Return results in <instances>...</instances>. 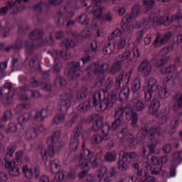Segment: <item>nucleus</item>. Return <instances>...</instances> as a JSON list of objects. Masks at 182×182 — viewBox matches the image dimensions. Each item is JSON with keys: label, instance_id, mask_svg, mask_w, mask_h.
Listing matches in <instances>:
<instances>
[{"label": "nucleus", "instance_id": "1", "mask_svg": "<svg viewBox=\"0 0 182 182\" xmlns=\"http://www.w3.org/2000/svg\"><path fill=\"white\" fill-rule=\"evenodd\" d=\"M160 11L154 10L151 11L149 16V18L142 19L139 23L138 24L139 28H146L149 25V23H160V25H165L166 26L170 25L171 22H176L181 19V12L178 11L175 15L171 17L170 19V16L166 17H160Z\"/></svg>", "mask_w": 182, "mask_h": 182}, {"label": "nucleus", "instance_id": "2", "mask_svg": "<svg viewBox=\"0 0 182 182\" xmlns=\"http://www.w3.org/2000/svg\"><path fill=\"white\" fill-rule=\"evenodd\" d=\"M59 137H60V132L59 131H55L53 136L47 139L48 148H42L41 151L43 160H48V156H50V157H53L56 153V150H59Z\"/></svg>", "mask_w": 182, "mask_h": 182}, {"label": "nucleus", "instance_id": "3", "mask_svg": "<svg viewBox=\"0 0 182 182\" xmlns=\"http://www.w3.org/2000/svg\"><path fill=\"white\" fill-rule=\"evenodd\" d=\"M100 99H102V93L100 92H96L92 97V105L95 107L97 112H106V110H109L110 107H113V105L116 102L113 97H105L101 102L100 101Z\"/></svg>", "mask_w": 182, "mask_h": 182}, {"label": "nucleus", "instance_id": "4", "mask_svg": "<svg viewBox=\"0 0 182 182\" xmlns=\"http://www.w3.org/2000/svg\"><path fill=\"white\" fill-rule=\"evenodd\" d=\"M82 139L83 141L82 147L83 149L80 156L78 167H80V168H85V170H89V164H90V161H92V159H93V157H95V153L85 148V140H86L85 134H82Z\"/></svg>", "mask_w": 182, "mask_h": 182}, {"label": "nucleus", "instance_id": "5", "mask_svg": "<svg viewBox=\"0 0 182 182\" xmlns=\"http://www.w3.org/2000/svg\"><path fill=\"white\" fill-rule=\"evenodd\" d=\"M157 89H159V82H157V80L153 77H149L144 88L146 102L151 100L152 93L157 92Z\"/></svg>", "mask_w": 182, "mask_h": 182}, {"label": "nucleus", "instance_id": "6", "mask_svg": "<svg viewBox=\"0 0 182 182\" xmlns=\"http://www.w3.org/2000/svg\"><path fill=\"white\" fill-rule=\"evenodd\" d=\"M154 133H156L157 134H160V129L159 128H151L149 129V132L148 133V139L151 143L150 145H148L147 147L144 148L142 151V155L146 156V153H147V150H149V154H153L154 153V145L159 144V141H156V139H154Z\"/></svg>", "mask_w": 182, "mask_h": 182}, {"label": "nucleus", "instance_id": "7", "mask_svg": "<svg viewBox=\"0 0 182 182\" xmlns=\"http://www.w3.org/2000/svg\"><path fill=\"white\" fill-rule=\"evenodd\" d=\"M170 39H171V33L168 32L164 35L158 33L152 45L154 48H160L161 46H163V45H166V43L168 42Z\"/></svg>", "mask_w": 182, "mask_h": 182}, {"label": "nucleus", "instance_id": "8", "mask_svg": "<svg viewBox=\"0 0 182 182\" xmlns=\"http://www.w3.org/2000/svg\"><path fill=\"white\" fill-rule=\"evenodd\" d=\"M126 117L127 120H132V127H137V122L139 120V117L137 113L134 112L132 109L130 105H127L125 108Z\"/></svg>", "mask_w": 182, "mask_h": 182}, {"label": "nucleus", "instance_id": "9", "mask_svg": "<svg viewBox=\"0 0 182 182\" xmlns=\"http://www.w3.org/2000/svg\"><path fill=\"white\" fill-rule=\"evenodd\" d=\"M133 31H134V27L132 26V24L123 23L121 25V30L117 28L113 31V33L115 37H122V32H125L127 35V33L129 34V39H132V32H133Z\"/></svg>", "mask_w": 182, "mask_h": 182}, {"label": "nucleus", "instance_id": "10", "mask_svg": "<svg viewBox=\"0 0 182 182\" xmlns=\"http://www.w3.org/2000/svg\"><path fill=\"white\" fill-rule=\"evenodd\" d=\"M60 112H68V109L70 107L72 97L69 94H63L60 96Z\"/></svg>", "mask_w": 182, "mask_h": 182}, {"label": "nucleus", "instance_id": "11", "mask_svg": "<svg viewBox=\"0 0 182 182\" xmlns=\"http://www.w3.org/2000/svg\"><path fill=\"white\" fill-rule=\"evenodd\" d=\"M80 62H75L73 63L72 68L70 70L68 77L69 79H77L83 75V72L80 70Z\"/></svg>", "mask_w": 182, "mask_h": 182}, {"label": "nucleus", "instance_id": "12", "mask_svg": "<svg viewBox=\"0 0 182 182\" xmlns=\"http://www.w3.org/2000/svg\"><path fill=\"white\" fill-rule=\"evenodd\" d=\"M119 157H122V159L118 161L119 170H121V171H127L130 164L126 157V152L121 151L119 152Z\"/></svg>", "mask_w": 182, "mask_h": 182}, {"label": "nucleus", "instance_id": "13", "mask_svg": "<svg viewBox=\"0 0 182 182\" xmlns=\"http://www.w3.org/2000/svg\"><path fill=\"white\" fill-rule=\"evenodd\" d=\"M21 90H23V92L20 95V100H28L29 99L28 96H31V97H41V93H39V92L33 90L29 91L28 90L27 87H22Z\"/></svg>", "mask_w": 182, "mask_h": 182}, {"label": "nucleus", "instance_id": "14", "mask_svg": "<svg viewBox=\"0 0 182 182\" xmlns=\"http://www.w3.org/2000/svg\"><path fill=\"white\" fill-rule=\"evenodd\" d=\"M109 70V64L104 63L100 65H97L95 70L94 73L97 75L98 78L102 82L105 79V73L107 72Z\"/></svg>", "mask_w": 182, "mask_h": 182}, {"label": "nucleus", "instance_id": "15", "mask_svg": "<svg viewBox=\"0 0 182 182\" xmlns=\"http://www.w3.org/2000/svg\"><path fill=\"white\" fill-rule=\"evenodd\" d=\"M140 69L144 76L147 77L151 73V63L149 60H146L141 63Z\"/></svg>", "mask_w": 182, "mask_h": 182}, {"label": "nucleus", "instance_id": "16", "mask_svg": "<svg viewBox=\"0 0 182 182\" xmlns=\"http://www.w3.org/2000/svg\"><path fill=\"white\" fill-rule=\"evenodd\" d=\"M107 1V0H93L92 1V5H94V15L96 16V18H100L102 16V7L100 6L102 5V1Z\"/></svg>", "mask_w": 182, "mask_h": 182}, {"label": "nucleus", "instance_id": "17", "mask_svg": "<svg viewBox=\"0 0 182 182\" xmlns=\"http://www.w3.org/2000/svg\"><path fill=\"white\" fill-rule=\"evenodd\" d=\"M140 14V6L135 5L132 7V14H127L125 15L127 22H132V19H136L137 16Z\"/></svg>", "mask_w": 182, "mask_h": 182}, {"label": "nucleus", "instance_id": "18", "mask_svg": "<svg viewBox=\"0 0 182 182\" xmlns=\"http://www.w3.org/2000/svg\"><path fill=\"white\" fill-rule=\"evenodd\" d=\"M159 109L160 100H159L157 98L153 99L149 106V113H151V114L156 115Z\"/></svg>", "mask_w": 182, "mask_h": 182}, {"label": "nucleus", "instance_id": "19", "mask_svg": "<svg viewBox=\"0 0 182 182\" xmlns=\"http://www.w3.org/2000/svg\"><path fill=\"white\" fill-rule=\"evenodd\" d=\"M38 131H36V129L29 127L25 132L24 137L26 140H33V139L36 137Z\"/></svg>", "mask_w": 182, "mask_h": 182}, {"label": "nucleus", "instance_id": "20", "mask_svg": "<svg viewBox=\"0 0 182 182\" xmlns=\"http://www.w3.org/2000/svg\"><path fill=\"white\" fill-rule=\"evenodd\" d=\"M52 56H56L58 59L59 58H63V59H70V51L69 50H66L65 52L59 51L58 53L54 51L51 54Z\"/></svg>", "mask_w": 182, "mask_h": 182}, {"label": "nucleus", "instance_id": "21", "mask_svg": "<svg viewBox=\"0 0 182 182\" xmlns=\"http://www.w3.org/2000/svg\"><path fill=\"white\" fill-rule=\"evenodd\" d=\"M130 56H132V52H130V50H127L122 54L119 55L116 58V62H117V63H121V62H124V60H127V59H129Z\"/></svg>", "mask_w": 182, "mask_h": 182}, {"label": "nucleus", "instance_id": "22", "mask_svg": "<svg viewBox=\"0 0 182 182\" xmlns=\"http://www.w3.org/2000/svg\"><path fill=\"white\" fill-rule=\"evenodd\" d=\"M130 92V89L128 87H124L122 90L119 92V100L123 102L129 97V93Z\"/></svg>", "mask_w": 182, "mask_h": 182}, {"label": "nucleus", "instance_id": "23", "mask_svg": "<svg viewBox=\"0 0 182 182\" xmlns=\"http://www.w3.org/2000/svg\"><path fill=\"white\" fill-rule=\"evenodd\" d=\"M31 117H32V114L31 112H26L23 114L18 118V122L19 124L22 126V124L28 123V121L29 120V119H31Z\"/></svg>", "mask_w": 182, "mask_h": 182}, {"label": "nucleus", "instance_id": "24", "mask_svg": "<svg viewBox=\"0 0 182 182\" xmlns=\"http://www.w3.org/2000/svg\"><path fill=\"white\" fill-rule=\"evenodd\" d=\"M182 160V151L175 152L172 156L171 163L173 166H177L180 164Z\"/></svg>", "mask_w": 182, "mask_h": 182}, {"label": "nucleus", "instance_id": "25", "mask_svg": "<svg viewBox=\"0 0 182 182\" xmlns=\"http://www.w3.org/2000/svg\"><path fill=\"white\" fill-rule=\"evenodd\" d=\"M116 49L115 44H111L109 42L106 43L103 48V53L105 55H110Z\"/></svg>", "mask_w": 182, "mask_h": 182}, {"label": "nucleus", "instance_id": "26", "mask_svg": "<svg viewBox=\"0 0 182 182\" xmlns=\"http://www.w3.org/2000/svg\"><path fill=\"white\" fill-rule=\"evenodd\" d=\"M105 176H109V171H107V167L102 166L100 170L97 171L98 181H100V180H102Z\"/></svg>", "mask_w": 182, "mask_h": 182}, {"label": "nucleus", "instance_id": "27", "mask_svg": "<svg viewBox=\"0 0 182 182\" xmlns=\"http://www.w3.org/2000/svg\"><path fill=\"white\" fill-rule=\"evenodd\" d=\"M22 1L21 0H17L14 3H9V5L5 7H2L0 9V16H2V15H5L8 12L9 8H12V6H15V5H19Z\"/></svg>", "mask_w": 182, "mask_h": 182}, {"label": "nucleus", "instance_id": "28", "mask_svg": "<svg viewBox=\"0 0 182 182\" xmlns=\"http://www.w3.org/2000/svg\"><path fill=\"white\" fill-rule=\"evenodd\" d=\"M22 171L26 178H33V170L31 168H28V166H22Z\"/></svg>", "mask_w": 182, "mask_h": 182}, {"label": "nucleus", "instance_id": "29", "mask_svg": "<svg viewBox=\"0 0 182 182\" xmlns=\"http://www.w3.org/2000/svg\"><path fill=\"white\" fill-rule=\"evenodd\" d=\"M77 21L82 25H89V22H90V18L87 17V14H82L79 18H77Z\"/></svg>", "mask_w": 182, "mask_h": 182}, {"label": "nucleus", "instance_id": "30", "mask_svg": "<svg viewBox=\"0 0 182 182\" xmlns=\"http://www.w3.org/2000/svg\"><path fill=\"white\" fill-rule=\"evenodd\" d=\"M79 146V139L76 137H72L70 141V149L72 151H75Z\"/></svg>", "mask_w": 182, "mask_h": 182}, {"label": "nucleus", "instance_id": "31", "mask_svg": "<svg viewBox=\"0 0 182 182\" xmlns=\"http://www.w3.org/2000/svg\"><path fill=\"white\" fill-rule=\"evenodd\" d=\"M100 164H103V159L101 157L95 158L92 161H90L89 167L92 168H97Z\"/></svg>", "mask_w": 182, "mask_h": 182}, {"label": "nucleus", "instance_id": "32", "mask_svg": "<svg viewBox=\"0 0 182 182\" xmlns=\"http://www.w3.org/2000/svg\"><path fill=\"white\" fill-rule=\"evenodd\" d=\"M53 122L55 124H60V123H63V122H65V114L58 113L53 119Z\"/></svg>", "mask_w": 182, "mask_h": 182}, {"label": "nucleus", "instance_id": "33", "mask_svg": "<svg viewBox=\"0 0 182 182\" xmlns=\"http://www.w3.org/2000/svg\"><path fill=\"white\" fill-rule=\"evenodd\" d=\"M140 77H136L132 84V89L134 90V92H137L138 90H140V87H141V82H140Z\"/></svg>", "mask_w": 182, "mask_h": 182}, {"label": "nucleus", "instance_id": "34", "mask_svg": "<svg viewBox=\"0 0 182 182\" xmlns=\"http://www.w3.org/2000/svg\"><path fill=\"white\" fill-rule=\"evenodd\" d=\"M102 140H107L106 137L100 134H95L91 138V141L93 144H99V143H102Z\"/></svg>", "mask_w": 182, "mask_h": 182}, {"label": "nucleus", "instance_id": "35", "mask_svg": "<svg viewBox=\"0 0 182 182\" xmlns=\"http://www.w3.org/2000/svg\"><path fill=\"white\" fill-rule=\"evenodd\" d=\"M90 106H92V103L89 101H86L84 103L79 105L77 110H79V112H86V110L90 109Z\"/></svg>", "mask_w": 182, "mask_h": 182}, {"label": "nucleus", "instance_id": "36", "mask_svg": "<svg viewBox=\"0 0 182 182\" xmlns=\"http://www.w3.org/2000/svg\"><path fill=\"white\" fill-rule=\"evenodd\" d=\"M102 124H103V117L100 116L93 124V129L95 130V132H97V130L102 127Z\"/></svg>", "mask_w": 182, "mask_h": 182}, {"label": "nucleus", "instance_id": "37", "mask_svg": "<svg viewBox=\"0 0 182 182\" xmlns=\"http://www.w3.org/2000/svg\"><path fill=\"white\" fill-rule=\"evenodd\" d=\"M123 113H124V109H123V106L120 105L115 109L114 117L115 119H123Z\"/></svg>", "mask_w": 182, "mask_h": 182}, {"label": "nucleus", "instance_id": "38", "mask_svg": "<svg viewBox=\"0 0 182 182\" xmlns=\"http://www.w3.org/2000/svg\"><path fill=\"white\" fill-rule=\"evenodd\" d=\"M23 46H25L26 49H28V48H33V46L29 44L28 41L22 43L21 41H17L15 47L13 48H14V49H22Z\"/></svg>", "mask_w": 182, "mask_h": 182}, {"label": "nucleus", "instance_id": "39", "mask_svg": "<svg viewBox=\"0 0 182 182\" xmlns=\"http://www.w3.org/2000/svg\"><path fill=\"white\" fill-rule=\"evenodd\" d=\"M134 107H135L136 112H143L146 107V104L143 101L138 100L135 102Z\"/></svg>", "mask_w": 182, "mask_h": 182}, {"label": "nucleus", "instance_id": "40", "mask_svg": "<svg viewBox=\"0 0 182 182\" xmlns=\"http://www.w3.org/2000/svg\"><path fill=\"white\" fill-rule=\"evenodd\" d=\"M126 46V38L124 36H121L117 43V49L118 50H122V49H124Z\"/></svg>", "mask_w": 182, "mask_h": 182}, {"label": "nucleus", "instance_id": "41", "mask_svg": "<svg viewBox=\"0 0 182 182\" xmlns=\"http://www.w3.org/2000/svg\"><path fill=\"white\" fill-rule=\"evenodd\" d=\"M42 36H43V30H36L30 34L31 39H39V38H42Z\"/></svg>", "mask_w": 182, "mask_h": 182}, {"label": "nucleus", "instance_id": "42", "mask_svg": "<svg viewBox=\"0 0 182 182\" xmlns=\"http://www.w3.org/2000/svg\"><path fill=\"white\" fill-rule=\"evenodd\" d=\"M46 110L43 109L41 111H39L38 112H36L34 119L36 120H38L39 122H41V120H43V119H45V117H46Z\"/></svg>", "mask_w": 182, "mask_h": 182}, {"label": "nucleus", "instance_id": "43", "mask_svg": "<svg viewBox=\"0 0 182 182\" xmlns=\"http://www.w3.org/2000/svg\"><path fill=\"white\" fill-rule=\"evenodd\" d=\"M109 132H110V124L106 123L102 127V133L107 140L109 139Z\"/></svg>", "mask_w": 182, "mask_h": 182}, {"label": "nucleus", "instance_id": "44", "mask_svg": "<svg viewBox=\"0 0 182 182\" xmlns=\"http://www.w3.org/2000/svg\"><path fill=\"white\" fill-rule=\"evenodd\" d=\"M4 161H5L4 166L6 168H9V170H11V168H14V167H16V166H18V163L15 160L9 161H8V159L5 158Z\"/></svg>", "mask_w": 182, "mask_h": 182}, {"label": "nucleus", "instance_id": "45", "mask_svg": "<svg viewBox=\"0 0 182 182\" xmlns=\"http://www.w3.org/2000/svg\"><path fill=\"white\" fill-rule=\"evenodd\" d=\"M12 68L17 70L18 68H19V65H21V61H19V57L18 55H14L12 58Z\"/></svg>", "mask_w": 182, "mask_h": 182}, {"label": "nucleus", "instance_id": "46", "mask_svg": "<svg viewBox=\"0 0 182 182\" xmlns=\"http://www.w3.org/2000/svg\"><path fill=\"white\" fill-rule=\"evenodd\" d=\"M159 96L161 99H166L168 97V91L166 87H161L159 90Z\"/></svg>", "mask_w": 182, "mask_h": 182}, {"label": "nucleus", "instance_id": "47", "mask_svg": "<svg viewBox=\"0 0 182 182\" xmlns=\"http://www.w3.org/2000/svg\"><path fill=\"white\" fill-rule=\"evenodd\" d=\"M97 49V41H92L88 46V48L86 49V51L89 52V53H92V52H94V53H96Z\"/></svg>", "mask_w": 182, "mask_h": 182}, {"label": "nucleus", "instance_id": "48", "mask_svg": "<svg viewBox=\"0 0 182 182\" xmlns=\"http://www.w3.org/2000/svg\"><path fill=\"white\" fill-rule=\"evenodd\" d=\"M117 157V154H116V152H111V153H107L105 155V159L106 161L112 162V161H114Z\"/></svg>", "mask_w": 182, "mask_h": 182}, {"label": "nucleus", "instance_id": "49", "mask_svg": "<svg viewBox=\"0 0 182 182\" xmlns=\"http://www.w3.org/2000/svg\"><path fill=\"white\" fill-rule=\"evenodd\" d=\"M171 50H173V46H166L159 51V55L161 57L166 56V55H167V53H169V52H171Z\"/></svg>", "mask_w": 182, "mask_h": 182}, {"label": "nucleus", "instance_id": "50", "mask_svg": "<svg viewBox=\"0 0 182 182\" xmlns=\"http://www.w3.org/2000/svg\"><path fill=\"white\" fill-rule=\"evenodd\" d=\"M65 45L66 49H73V48L76 46V42L73 41L72 39L68 38L65 41Z\"/></svg>", "mask_w": 182, "mask_h": 182}, {"label": "nucleus", "instance_id": "51", "mask_svg": "<svg viewBox=\"0 0 182 182\" xmlns=\"http://www.w3.org/2000/svg\"><path fill=\"white\" fill-rule=\"evenodd\" d=\"M120 69H122V65L119 63H117L112 65V68L109 70V73H111V75H114L115 73H117Z\"/></svg>", "mask_w": 182, "mask_h": 182}, {"label": "nucleus", "instance_id": "52", "mask_svg": "<svg viewBox=\"0 0 182 182\" xmlns=\"http://www.w3.org/2000/svg\"><path fill=\"white\" fill-rule=\"evenodd\" d=\"M151 174H154L155 176H159V174L161 176H166L167 172H166V171L163 170L161 167H160L154 168L151 171Z\"/></svg>", "mask_w": 182, "mask_h": 182}, {"label": "nucleus", "instance_id": "53", "mask_svg": "<svg viewBox=\"0 0 182 182\" xmlns=\"http://www.w3.org/2000/svg\"><path fill=\"white\" fill-rule=\"evenodd\" d=\"M54 58V62L55 65L53 66V70L54 72H59L60 69H62V63L58 62V59H59L57 56L54 55L53 56Z\"/></svg>", "mask_w": 182, "mask_h": 182}, {"label": "nucleus", "instance_id": "54", "mask_svg": "<svg viewBox=\"0 0 182 182\" xmlns=\"http://www.w3.org/2000/svg\"><path fill=\"white\" fill-rule=\"evenodd\" d=\"M142 4L149 11V9H151L154 6V0H142Z\"/></svg>", "mask_w": 182, "mask_h": 182}, {"label": "nucleus", "instance_id": "55", "mask_svg": "<svg viewBox=\"0 0 182 182\" xmlns=\"http://www.w3.org/2000/svg\"><path fill=\"white\" fill-rule=\"evenodd\" d=\"M15 150H16V146L15 144H10L6 149V156H14V153H15Z\"/></svg>", "mask_w": 182, "mask_h": 182}, {"label": "nucleus", "instance_id": "56", "mask_svg": "<svg viewBox=\"0 0 182 182\" xmlns=\"http://www.w3.org/2000/svg\"><path fill=\"white\" fill-rule=\"evenodd\" d=\"M127 140L129 144L130 147H134L137 142H136V139H134V136L132 134H128L127 135Z\"/></svg>", "mask_w": 182, "mask_h": 182}, {"label": "nucleus", "instance_id": "57", "mask_svg": "<svg viewBox=\"0 0 182 182\" xmlns=\"http://www.w3.org/2000/svg\"><path fill=\"white\" fill-rule=\"evenodd\" d=\"M18 130V128L16 127V125L14 123H9L6 129V133H16V132Z\"/></svg>", "mask_w": 182, "mask_h": 182}, {"label": "nucleus", "instance_id": "58", "mask_svg": "<svg viewBox=\"0 0 182 182\" xmlns=\"http://www.w3.org/2000/svg\"><path fill=\"white\" fill-rule=\"evenodd\" d=\"M77 99H85L86 97V88L81 87L77 92Z\"/></svg>", "mask_w": 182, "mask_h": 182}, {"label": "nucleus", "instance_id": "59", "mask_svg": "<svg viewBox=\"0 0 182 182\" xmlns=\"http://www.w3.org/2000/svg\"><path fill=\"white\" fill-rule=\"evenodd\" d=\"M125 157L127 159H131V160H134V161H136V160H139V156L137 155V153L136 152H127L125 153Z\"/></svg>", "mask_w": 182, "mask_h": 182}, {"label": "nucleus", "instance_id": "60", "mask_svg": "<svg viewBox=\"0 0 182 182\" xmlns=\"http://www.w3.org/2000/svg\"><path fill=\"white\" fill-rule=\"evenodd\" d=\"M114 85V81L113 80V77H108L105 83V88L109 90V89H112L113 85Z\"/></svg>", "mask_w": 182, "mask_h": 182}, {"label": "nucleus", "instance_id": "61", "mask_svg": "<svg viewBox=\"0 0 182 182\" xmlns=\"http://www.w3.org/2000/svg\"><path fill=\"white\" fill-rule=\"evenodd\" d=\"M129 134V128L124 127L122 129L121 132L118 133L117 137L118 139H124L126 136Z\"/></svg>", "mask_w": 182, "mask_h": 182}, {"label": "nucleus", "instance_id": "62", "mask_svg": "<svg viewBox=\"0 0 182 182\" xmlns=\"http://www.w3.org/2000/svg\"><path fill=\"white\" fill-rule=\"evenodd\" d=\"M12 119V112L11 110H7L4 113V116L1 119L2 122H8Z\"/></svg>", "mask_w": 182, "mask_h": 182}, {"label": "nucleus", "instance_id": "63", "mask_svg": "<svg viewBox=\"0 0 182 182\" xmlns=\"http://www.w3.org/2000/svg\"><path fill=\"white\" fill-rule=\"evenodd\" d=\"M9 173L11 177H18L19 176V168L14 166L9 171Z\"/></svg>", "mask_w": 182, "mask_h": 182}, {"label": "nucleus", "instance_id": "64", "mask_svg": "<svg viewBox=\"0 0 182 182\" xmlns=\"http://www.w3.org/2000/svg\"><path fill=\"white\" fill-rule=\"evenodd\" d=\"M50 167L51 172L53 173L58 167H59V161L58 159H55L54 161H51L50 162Z\"/></svg>", "mask_w": 182, "mask_h": 182}]
</instances>
